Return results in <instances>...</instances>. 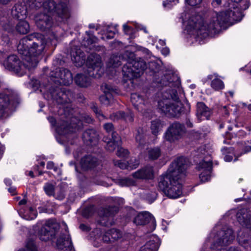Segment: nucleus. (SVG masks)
Masks as SVG:
<instances>
[{
    "label": "nucleus",
    "instance_id": "obj_1",
    "mask_svg": "<svg viewBox=\"0 0 251 251\" xmlns=\"http://www.w3.org/2000/svg\"><path fill=\"white\" fill-rule=\"evenodd\" d=\"M46 46V41L43 35L38 33L29 34L20 40L17 46L18 52L22 55L23 64L15 55H9L3 62L5 68L14 72L20 76L25 73L24 68L31 70L39 62L38 56Z\"/></svg>",
    "mask_w": 251,
    "mask_h": 251
},
{
    "label": "nucleus",
    "instance_id": "obj_2",
    "mask_svg": "<svg viewBox=\"0 0 251 251\" xmlns=\"http://www.w3.org/2000/svg\"><path fill=\"white\" fill-rule=\"evenodd\" d=\"M237 3L233 10H228L219 13L213 12L211 19L205 23L199 15H192L188 21V25L197 31L198 36L205 38L215 34L230 20L239 21L242 19L241 10H245L249 6L248 0H231Z\"/></svg>",
    "mask_w": 251,
    "mask_h": 251
},
{
    "label": "nucleus",
    "instance_id": "obj_3",
    "mask_svg": "<svg viewBox=\"0 0 251 251\" xmlns=\"http://www.w3.org/2000/svg\"><path fill=\"white\" fill-rule=\"evenodd\" d=\"M188 161L183 157H178L172 163L167 173L159 178L158 188L168 198L176 199L182 194L181 179L186 176Z\"/></svg>",
    "mask_w": 251,
    "mask_h": 251
},
{
    "label": "nucleus",
    "instance_id": "obj_4",
    "mask_svg": "<svg viewBox=\"0 0 251 251\" xmlns=\"http://www.w3.org/2000/svg\"><path fill=\"white\" fill-rule=\"evenodd\" d=\"M172 99L167 98L160 100L158 108L160 112L168 117H179L183 111V106L176 91Z\"/></svg>",
    "mask_w": 251,
    "mask_h": 251
},
{
    "label": "nucleus",
    "instance_id": "obj_5",
    "mask_svg": "<svg viewBox=\"0 0 251 251\" xmlns=\"http://www.w3.org/2000/svg\"><path fill=\"white\" fill-rule=\"evenodd\" d=\"M130 55L132 60L124 64L122 69L123 75L126 80L140 77L147 68L146 63L143 59H134L135 55L133 53H130Z\"/></svg>",
    "mask_w": 251,
    "mask_h": 251
},
{
    "label": "nucleus",
    "instance_id": "obj_6",
    "mask_svg": "<svg viewBox=\"0 0 251 251\" xmlns=\"http://www.w3.org/2000/svg\"><path fill=\"white\" fill-rule=\"evenodd\" d=\"M93 119L86 114H79V116H72L69 122L67 120H63V123L59 127V129L63 134L73 133L81 128L83 123H91Z\"/></svg>",
    "mask_w": 251,
    "mask_h": 251
},
{
    "label": "nucleus",
    "instance_id": "obj_7",
    "mask_svg": "<svg viewBox=\"0 0 251 251\" xmlns=\"http://www.w3.org/2000/svg\"><path fill=\"white\" fill-rule=\"evenodd\" d=\"M43 7L46 12L55 13L62 21L68 19L70 16L66 2L61 1L56 3L53 0H49L43 3Z\"/></svg>",
    "mask_w": 251,
    "mask_h": 251
},
{
    "label": "nucleus",
    "instance_id": "obj_8",
    "mask_svg": "<svg viewBox=\"0 0 251 251\" xmlns=\"http://www.w3.org/2000/svg\"><path fill=\"white\" fill-rule=\"evenodd\" d=\"M88 70L87 73L89 76L96 77L103 73L104 69L102 68L101 57L97 53H91L86 61Z\"/></svg>",
    "mask_w": 251,
    "mask_h": 251
},
{
    "label": "nucleus",
    "instance_id": "obj_9",
    "mask_svg": "<svg viewBox=\"0 0 251 251\" xmlns=\"http://www.w3.org/2000/svg\"><path fill=\"white\" fill-rule=\"evenodd\" d=\"M59 225L53 220H47L39 231V236L41 240L47 241L55 237Z\"/></svg>",
    "mask_w": 251,
    "mask_h": 251
},
{
    "label": "nucleus",
    "instance_id": "obj_10",
    "mask_svg": "<svg viewBox=\"0 0 251 251\" xmlns=\"http://www.w3.org/2000/svg\"><path fill=\"white\" fill-rule=\"evenodd\" d=\"M184 126L178 122L173 123L164 133L165 139L170 142H175L181 139L184 134Z\"/></svg>",
    "mask_w": 251,
    "mask_h": 251
},
{
    "label": "nucleus",
    "instance_id": "obj_11",
    "mask_svg": "<svg viewBox=\"0 0 251 251\" xmlns=\"http://www.w3.org/2000/svg\"><path fill=\"white\" fill-rule=\"evenodd\" d=\"M50 91L52 99L60 104L69 102L72 96L71 92L63 87H56Z\"/></svg>",
    "mask_w": 251,
    "mask_h": 251
},
{
    "label": "nucleus",
    "instance_id": "obj_12",
    "mask_svg": "<svg viewBox=\"0 0 251 251\" xmlns=\"http://www.w3.org/2000/svg\"><path fill=\"white\" fill-rule=\"evenodd\" d=\"M118 211V208L116 207L101 208L99 211V215L101 217L100 220V224L103 226H109L114 224L113 217Z\"/></svg>",
    "mask_w": 251,
    "mask_h": 251
},
{
    "label": "nucleus",
    "instance_id": "obj_13",
    "mask_svg": "<svg viewBox=\"0 0 251 251\" xmlns=\"http://www.w3.org/2000/svg\"><path fill=\"white\" fill-rule=\"evenodd\" d=\"M133 222L137 225H144L149 224L150 230H154L156 227V222L154 218L148 212H143L138 214Z\"/></svg>",
    "mask_w": 251,
    "mask_h": 251
},
{
    "label": "nucleus",
    "instance_id": "obj_14",
    "mask_svg": "<svg viewBox=\"0 0 251 251\" xmlns=\"http://www.w3.org/2000/svg\"><path fill=\"white\" fill-rule=\"evenodd\" d=\"M101 89L104 95L100 97V102L106 106L110 105L114 101L113 97L114 94H117V89L107 84H103Z\"/></svg>",
    "mask_w": 251,
    "mask_h": 251
},
{
    "label": "nucleus",
    "instance_id": "obj_15",
    "mask_svg": "<svg viewBox=\"0 0 251 251\" xmlns=\"http://www.w3.org/2000/svg\"><path fill=\"white\" fill-rule=\"evenodd\" d=\"M54 77L58 79L57 81L61 85H69L73 82V76L71 72L64 68L56 69L54 73Z\"/></svg>",
    "mask_w": 251,
    "mask_h": 251
},
{
    "label": "nucleus",
    "instance_id": "obj_16",
    "mask_svg": "<svg viewBox=\"0 0 251 251\" xmlns=\"http://www.w3.org/2000/svg\"><path fill=\"white\" fill-rule=\"evenodd\" d=\"M56 246L58 251H71L72 249V243L70 237L66 230L62 233L57 239Z\"/></svg>",
    "mask_w": 251,
    "mask_h": 251
},
{
    "label": "nucleus",
    "instance_id": "obj_17",
    "mask_svg": "<svg viewBox=\"0 0 251 251\" xmlns=\"http://www.w3.org/2000/svg\"><path fill=\"white\" fill-rule=\"evenodd\" d=\"M35 21L38 27L43 31L50 29L52 25L51 18L45 13L37 14L35 17Z\"/></svg>",
    "mask_w": 251,
    "mask_h": 251
},
{
    "label": "nucleus",
    "instance_id": "obj_18",
    "mask_svg": "<svg viewBox=\"0 0 251 251\" xmlns=\"http://www.w3.org/2000/svg\"><path fill=\"white\" fill-rule=\"evenodd\" d=\"M237 221L251 232V215L247 209H241L236 214Z\"/></svg>",
    "mask_w": 251,
    "mask_h": 251
},
{
    "label": "nucleus",
    "instance_id": "obj_19",
    "mask_svg": "<svg viewBox=\"0 0 251 251\" xmlns=\"http://www.w3.org/2000/svg\"><path fill=\"white\" fill-rule=\"evenodd\" d=\"M132 176L139 179H152L154 177L153 168L147 166L132 174Z\"/></svg>",
    "mask_w": 251,
    "mask_h": 251
},
{
    "label": "nucleus",
    "instance_id": "obj_20",
    "mask_svg": "<svg viewBox=\"0 0 251 251\" xmlns=\"http://www.w3.org/2000/svg\"><path fill=\"white\" fill-rule=\"evenodd\" d=\"M211 114L209 108L203 102L197 103L196 115L200 122L209 119Z\"/></svg>",
    "mask_w": 251,
    "mask_h": 251
},
{
    "label": "nucleus",
    "instance_id": "obj_21",
    "mask_svg": "<svg viewBox=\"0 0 251 251\" xmlns=\"http://www.w3.org/2000/svg\"><path fill=\"white\" fill-rule=\"evenodd\" d=\"M82 139L88 145H95L99 140V135L95 129H88L84 132Z\"/></svg>",
    "mask_w": 251,
    "mask_h": 251
},
{
    "label": "nucleus",
    "instance_id": "obj_22",
    "mask_svg": "<svg viewBox=\"0 0 251 251\" xmlns=\"http://www.w3.org/2000/svg\"><path fill=\"white\" fill-rule=\"evenodd\" d=\"M159 239L155 235H151L150 240L142 246L140 251H157L159 247Z\"/></svg>",
    "mask_w": 251,
    "mask_h": 251
},
{
    "label": "nucleus",
    "instance_id": "obj_23",
    "mask_svg": "<svg viewBox=\"0 0 251 251\" xmlns=\"http://www.w3.org/2000/svg\"><path fill=\"white\" fill-rule=\"evenodd\" d=\"M106 140V138L104 140V141L107 143L105 149L111 152L114 151L116 148L118 149L119 146L122 145L121 138L118 133H113L111 139L108 141Z\"/></svg>",
    "mask_w": 251,
    "mask_h": 251
},
{
    "label": "nucleus",
    "instance_id": "obj_24",
    "mask_svg": "<svg viewBox=\"0 0 251 251\" xmlns=\"http://www.w3.org/2000/svg\"><path fill=\"white\" fill-rule=\"evenodd\" d=\"M26 7L20 4H16L12 8L11 14L14 18L21 20L26 17Z\"/></svg>",
    "mask_w": 251,
    "mask_h": 251
},
{
    "label": "nucleus",
    "instance_id": "obj_25",
    "mask_svg": "<svg viewBox=\"0 0 251 251\" xmlns=\"http://www.w3.org/2000/svg\"><path fill=\"white\" fill-rule=\"evenodd\" d=\"M71 55L72 61L77 67L81 66L85 62L86 57L84 53L80 49L76 50L75 52L72 51Z\"/></svg>",
    "mask_w": 251,
    "mask_h": 251
},
{
    "label": "nucleus",
    "instance_id": "obj_26",
    "mask_svg": "<svg viewBox=\"0 0 251 251\" xmlns=\"http://www.w3.org/2000/svg\"><path fill=\"white\" fill-rule=\"evenodd\" d=\"M208 79L211 80V87L215 91H220L223 89L225 85L223 81L219 78L217 74L209 75L207 76Z\"/></svg>",
    "mask_w": 251,
    "mask_h": 251
},
{
    "label": "nucleus",
    "instance_id": "obj_27",
    "mask_svg": "<svg viewBox=\"0 0 251 251\" xmlns=\"http://www.w3.org/2000/svg\"><path fill=\"white\" fill-rule=\"evenodd\" d=\"M222 236L220 239L219 243L221 246H226L230 244L234 239L233 231L231 228H227L222 231Z\"/></svg>",
    "mask_w": 251,
    "mask_h": 251
},
{
    "label": "nucleus",
    "instance_id": "obj_28",
    "mask_svg": "<svg viewBox=\"0 0 251 251\" xmlns=\"http://www.w3.org/2000/svg\"><path fill=\"white\" fill-rule=\"evenodd\" d=\"M97 158L92 155H88L81 158L80 164L83 168L88 169L95 167L97 165Z\"/></svg>",
    "mask_w": 251,
    "mask_h": 251
},
{
    "label": "nucleus",
    "instance_id": "obj_29",
    "mask_svg": "<svg viewBox=\"0 0 251 251\" xmlns=\"http://www.w3.org/2000/svg\"><path fill=\"white\" fill-rule=\"evenodd\" d=\"M74 81L80 87H87L91 84V78L83 74H77L75 77Z\"/></svg>",
    "mask_w": 251,
    "mask_h": 251
},
{
    "label": "nucleus",
    "instance_id": "obj_30",
    "mask_svg": "<svg viewBox=\"0 0 251 251\" xmlns=\"http://www.w3.org/2000/svg\"><path fill=\"white\" fill-rule=\"evenodd\" d=\"M131 101L135 108L140 111L142 109V106L144 104V100L138 93H132L130 97Z\"/></svg>",
    "mask_w": 251,
    "mask_h": 251
},
{
    "label": "nucleus",
    "instance_id": "obj_31",
    "mask_svg": "<svg viewBox=\"0 0 251 251\" xmlns=\"http://www.w3.org/2000/svg\"><path fill=\"white\" fill-rule=\"evenodd\" d=\"M30 27L28 23L24 20H20L16 26V31L20 34H25L29 31Z\"/></svg>",
    "mask_w": 251,
    "mask_h": 251
},
{
    "label": "nucleus",
    "instance_id": "obj_32",
    "mask_svg": "<svg viewBox=\"0 0 251 251\" xmlns=\"http://www.w3.org/2000/svg\"><path fill=\"white\" fill-rule=\"evenodd\" d=\"M250 144H251V140L247 142H242L238 144V150L240 153V155L251 151V146L249 145Z\"/></svg>",
    "mask_w": 251,
    "mask_h": 251
},
{
    "label": "nucleus",
    "instance_id": "obj_33",
    "mask_svg": "<svg viewBox=\"0 0 251 251\" xmlns=\"http://www.w3.org/2000/svg\"><path fill=\"white\" fill-rule=\"evenodd\" d=\"M163 124L162 122L159 120L156 119L151 122V132L154 135H156L158 133L162 130Z\"/></svg>",
    "mask_w": 251,
    "mask_h": 251
},
{
    "label": "nucleus",
    "instance_id": "obj_34",
    "mask_svg": "<svg viewBox=\"0 0 251 251\" xmlns=\"http://www.w3.org/2000/svg\"><path fill=\"white\" fill-rule=\"evenodd\" d=\"M161 155V150L158 147L149 149L148 150V156L150 160H156Z\"/></svg>",
    "mask_w": 251,
    "mask_h": 251
},
{
    "label": "nucleus",
    "instance_id": "obj_35",
    "mask_svg": "<svg viewBox=\"0 0 251 251\" xmlns=\"http://www.w3.org/2000/svg\"><path fill=\"white\" fill-rule=\"evenodd\" d=\"M122 60L123 59H121L120 56L113 55L109 58L108 65L113 68L117 67L122 64Z\"/></svg>",
    "mask_w": 251,
    "mask_h": 251
},
{
    "label": "nucleus",
    "instance_id": "obj_36",
    "mask_svg": "<svg viewBox=\"0 0 251 251\" xmlns=\"http://www.w3.org/2000/svg\"><path fill=\"white\" fill-rule=\"evenodd\" d=\"M212 167V162L211 160L208 161L202 160L199 163L198 168L200 171H211Z\"/></svg>",
    "mask_w": 251,
    "mask_h": 251
},
{
    "label": "nucleus",
    "instance_id": "obj_37",
    "mask_svg": "<svg viewBox=\"0 0 251 251\" xmlns=\"http://www.w3.org/2000/svg\"><path fill=\"white\" fill-rule=\"evenodd\" d=\"M108 230L109 232H110V236L113 242L122 237V233L118 229L112 228Z\"/></svg>",
    "mask_w": 251,
    "mask_h": 251
},
{
    "label": "nucleus",
    "instance_id": "obj_38",
    "mask_svg": "<svg viewBox=\"0 0 251 251\" xmlns=\"http://www.w3.org/2000/svg\"><path fill=\"white\" fill-rule=\"evenodd\" d=\"M125 113L122 111H119L110 115L109 118L113 121L123 119L125 117Z\"/></svg>",
    "mask_w": 251,
    "mask_h": 251
},
{
    "label": "nucleus",
    "instance_id": "obj_39",
    "mask_svg": "<svg viewBox=\"0 0 251 251\" xmlns=\"http://www.w3.org/2000/svg\"><path fill=\"white\" fill-rule=\"evenodd\" d=\"M211 171H201L200 175V178L202 182H205L210 180Z\"/></svg>",
    "mask_w": 251,
    "mask_h": 251
},
{
    "label": "nucleus",
    "instance_id": "obj_40",
    "mask_svg": "<svg viewBox=\"0 0 251 251\" xmlns=\"http://www.w3.org/2000/svg\"><path fill=\"white\" fill-rule=\"evenodd\" d=\"M44 189L48 195L52 196L54 195V187L52 184L49 183H46Z\"/></svg>",
    "mask_w": 251,
    "mask_h": 251
},
{
    "label": "nucleus",
    "instance_id": "obj_41",
    "mask_svg": "<svg viewBox=\"0 0 251 251\" xmlns=\"http://www.w3.org/2000/svg\"><path fill=\"white\" fill-rule=\"evenodd\" d=\"M117 149L116 154L118 156L120 157H126L128 156L129 154L128 150L121 147V146H119Z\"/></svg>",
    "mask_w": 251,
    "mask_h": 251
},
{
    "label": "nucleus",
    "instance_id": "obj_42",
    "mask_svg": "<svg viewBox=\"0 0 251 251\" xmlns=\"http://www.w3.org/2000/svg\"><path fill=\"white\" fill-rule=\"evenodd\" d=\"M103 128L107 133L111 134V137H113V133H117L114 131L113 125L111 123H107L103 125Z\"/></svg>",
    "mask_w": 251,
    "mask_h": 251
},
{
    "label": "nucleus",
    "instance_id": "obj_43",
    "mask_svg": "<svg viewBox=\"0 0 251 251\" xmlns=\"http://www.w3.org/2000/svg\"><path fill=\"white\" fill-rule=\"evenodd\" d=\"M115 166H118L122 169H129L128 163L125 161L115 160L114 161Z\"/></svg>",
    "mask_w": 251,
    "mask_h": 251
},
{
    "label": "nucleus",
    "instance_id": "obj_44",
    "mask_svg": "<svg viewBox=\"0 0 251 251\" xmlns=\"http://www.w3.org/2000/svg\"><path fill=\"white\" fill-rule=\"evenodd\" d=\"M134 182L132 179L129 178H125L119 181V183L122 186L133 185L134 184Z\"/></svg>",
    "mask_w": 251,
    "mask_h": 251
},
{
    "label": "nucleus",
    "instance_id": "obj_45",
    "mask_svg": "<svg viewBox=\"0 0 251 251\" xmlns=\"http://www.w3.org/2000/svg\"><path fill=\"white\" fill-rule=\"evenodd\" d=\"M128 163V167L129 169L133 170L137 168L139 164V161L135 158L134 159H131Z\"/></svg>",
    "mask_w": 251,
    "mask_h": 251
},
{
    "label": "nucleus",
    "instance_id": "obj_46",
    "mask_svg": "<svg viewBox=\"0 0 251 251\" xmlns=\"http://www.w3.org/2000/svg\"><path fill=\"white\" fill-rule=\"evenodd\" d=\"M26 247L28 250L30 251H35L36 250V246L34 240L29 239L26 242Z\"/></svg>",
    "mask_w": 251,
    "mask_h": 251
},
{
    "label": "nucleus",
    "instance_id": "obj_47",
    "mask_svg": "<svg viewBox=\"0 0 251 251\" xmlns=\"http://www.w3.org/2000/svg\"><path fill=\"white\" fill-rule=\"evenodd\" d=\"M110 237V232L108 230L103 235L102 239L103 241L106 243H112L113 241Z\"/></svg>",
    "mask_w": 251,
    "mask_h": 251
},
{
    "label": "nucleus",
    "instance_id": "obj_48",
    "mask_svg": "<svg viewBox=\"0 0 251 251\" xmlns=\"http://www.w3.org/2000/svg\"><path fill=\"white\" fill-rule=\"evenodd\" d=\"M28 211L29 213V215L28 218H25L26 219L32 220L36 218L37 216V212L33 207H29Z\"/></svg>",
    "mask_w": 251,
    "mask_h": 251
},
{
    "label": "nucleus",
    "instance_id": "obj_49",
    "mask_svg": "<svg viewBox=\"0 0 251 251\" xmlns=\"http://www.w3.org/2000/svg\"><path fill=\"white\" fill-rule=\"evenodd\" d=\"M92 109L94 112H95V113L96 114L97 116L98 117L100 120H102L105 118V116L103 115L101 111L99 110L97 106L94 105L92 107Z\"/></svg>",
    "mask_w": 251,
    "mask_h": 251
},
{
    "label": "nucleus",
    "instance_id": "obj_50",
    "mask_svg": "<svg viewBox=\"0 0 251 251\" xmlns=\"http://www.w3.org/2000/svg\"><path fill=\"white\" fill-rule=\"evenodd\" d=\"M238 238L239 244L242 246H243L245 249H248V247L250 246L249 240L247 239H243L241 238L240 236H238Z\"/></svg>",
    "mask_w": 251,
    "mask_h": 251
},
{
    "label": "nucleus",
    "instance_id": "obj_51",
    "mask_svg": "<svg viewBox=\"0 0 251 251\" xmlns=\"http://www.w3.org/2000/svg\"><path fill=\"white\" fill-rule=\"evenodd\" d=\"M138 134L135 136V139L139 143V145L142 146L144 143L143 135L140 133L139 130H137Z\"/></svg>",
    "mask_w": 251,
    "mask_h": 251
},
{
    "label": "nucleus",
    "instance_id": "obj_52",
    "mask_svg": "<svg viewBox=\"0 0 251 251\" xmlns=\"http://www.w3.org/2000/svg\"><path fill=\"white\" fill-rule=\"evenodd\" d=\"M127 122H132L133 121V114L130 111L125 113V117L123 118Z\"/></svg>",
    "mask_w": 251,
    "mask_h": 251
},
{
    "label": "nucleus",
    "instance_id": "obj_53",
    "mask_svg": "<svg viewBox=\"0 0 251 251\" xmlns=\"http://www.w3.org/2000/svg\"><path fill=\"white\" fill-rule=\"evenodd\" d=\"M3 102V100L0 98V117L2 116L4 113V109L7 106V103Z\"/></svg>",
    "mask_w": 251,
    "mask_h": 251
},
{
    "label": "nucleus",
    "instance_id": "obj_54",
    "mask_svg": "<svg viewBox=\"0 0 251 251\" xmlns=\"http://www.w3.org/2000/svg\"><path fill=\"white\" fill-rule=\"evenodd\" d=\"M202 0H186V2L190 6H195L200 4Z\"/></svg>",
    "mask_w": 251,
    "mask_h": 251
},
{
    "label": "nucleus",
    "instance_id": "obj_55",
    "mask_svg": "<svg viewBox=\"0 0 251 251\" xmlns=\"http://www.w3.org/2000/svg\"><path fill=\"white\" fill-rule=\"evenodd\" d=\"M47 168L48 169H53L55 172H57L58 170V168L54 166V164L52 161H49L47 163Z\"/></svg>",
    "mask_w": 251,
    "mask_h": 251
},
{
    "label": "nucleus",
    "instance_id": "obj_56",
    "mask_svg": "<svg viewBox=\"0 0 251 251\" xmlns=\"http://www.w3.org/2000/svg\"><path fill=\"white\" fill-rule=\"evenodd\" d=\"M79 228L83 231H89L91 230V228L89 226L83 224L80 225Z\"/></svg>",
    "mask_w": 251,
    "mask_h": 251
},
{
    "label": "nucleus",
    "instance_id": "obj_57",
    "mask_svg": "<svg viewBox=\"0 0 251 251\" xmlns=\"http://www.w3.org/2000/svg\"><path fill=\"white\" fill-rule=\"evenodd\" d=\"M221 151L223 154H225L233 151V149L232 148L224 147Z\"/></svg>",
    "mask_w": 251,
    "mask_h": 251
},
{
    "label": "nucleus",
    "instance_id": "obj_58",
    "mask_svg": "<svg viewBox=\"0 0 251 251\" xmlns=\"http://www.w3.org/2000/svg\"><path fill=\"white\" fill-rule=\"evenodd\" d=\"M221 4V0H213L212 4L214 7H217Z\"/></svg>",
    "mask_w": 251,
    "mask_h": 251
},
{
    "label": "nucleus",
    "instance_id": "obj_59",
    "mask_svg": "<svg viewBox=\"0 0 251 251\" xmlns=\"http://www.w3.org/2000/svg\"><path fill=\"white\" fill-rule=\"evenodd\" d=\"M8 191L12 195H14L16 194V189L15 187H11L9 188Z\"/></svg>",
    "mask_w": 251,
    "mask_h": 251
},
{
    "label": "nucleus",
    "instance_id": "obj_60",
    "mask_svg": "<svg viewBox=\"0 0 251 251\" xmlns=\"http://www.w3.org/2000/svg\"><path fill=\"white\" fill-rule=\"evenodd\" d=\"M48 120L52 126H55L56 123V120L53 117H49L48 118Z\"/></svg>",
    "mask_w": 251,
    "mask_h": 251
},
{
    "label": "nucleus",
    "instance_id": "obj_61",
    "mask_svg": "<svg viewBox=\"0 0 251 251\" xmlns=\"http://www.w3.org/2000/svg\"><path fill=\"white\" fill-rule=\"evenodd\" d=\"M169 52L170 50L168 48H164L162 50V53L165 55H168Z\"/></svg>",
    "mask_w": 251,
    "mask_h": 251
},
{
    "label": "nucleus",
    "instance_id": "obj_62",
    "mask_svg": "<svg viewBox=\"0 0 251 251\" xmlns=\"http://www.w3.org/2000/svg\"><path fill=\"white\" fill-rule=\"evenodd\" d=\"M65 195L63 191H61L58 195H56V198L59 200H62L64 199Z\"/></svg>",
    "mask_w": 251,
    "mask_h": 251
},
{
    "label": "nucleus",
    "instance_id": "obj_63",
    "mask_svg": "<svg viewBox=\"0 0 251 251\" xmlns=\"http://www.w3.org/2000/svg\"><path fill=\"white\" fill-rule=\"evenodd\" d=\"M224 159L226 161H231L232 160V156L229 155H226L224 157Z\"/></svg>",
    "mask_w": 251,
    "mask_h": 251
},
{
    "label": "nucleus",
    "instance_id": "obj_64",
    "mask_svg": "<svg viewBox=\"0 0 251 251\" xmlns=\"http://www.w3.org/2000/svg\"><path fill=\"white\" fill-rule=\"evenodd\" d=\"M227 251H241L238 248L231 247L229 248Z\"/></svg>",
    "mask_w": 251,
    "mask_h": 251
}]
</instances>
